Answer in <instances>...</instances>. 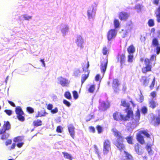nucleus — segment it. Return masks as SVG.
<instances>
[{"label": "nucleus", "instance_id": "32", "mask_svg": "<svg viewBox=\"0 0 160 160\" xmlns=\"http://www.w3.org/2000/svg\"><path fill=\"white\" fill-rule=\"evenodd\" d=\"M152 45L154 46H156L159 45L158 39L156 38L153 39L152 43Z\"/></svg>", "mask_w": 160, "mask_h": 160}, {"label": "nucleus", "instance_id": "13", "mask_svg": "<svg viewBox=\"0 0 160 160\" xmlns=\"http://www.w3.org/2000/svg\"><path fill=\"white\" fill-rule=\"evenodd\" d=\"M108 64L107 58L105 59L104 61L101 62L100 65V70L102 73L104 74L107 69Z\"/></svg>", "mask_w": 160, "mask_h": 160}, {"label": "nucleus", "instance_id": "22", "mask_svg": "<svg viewBox=\"0 0 160 160\" xmlns=\"http://www.w3.org/2000/svg\"><path fill=\"white\" fill-rule=\"evenodd\" d=\"M127 50L129 54H132L135 52V48L133 45L131 44L128 48Z\"/></svg>", "mask_w": 160, "mask_h": 160}, {"label": "nucleus", "instance_id": "48", "mask_svg": "<svg viewBox=\"0 0 160 160\" xmlns=\"http://www.w3.org/2000/svg\"><path fill=\"white\" fill-rule=\"evenodd\" d=\"M155 77H154L153 78V80L152 81V82L150 86V88L151 89H152V88L154 87L155 84Z\"/></svg>", "mask_w": 160, "mask_h": 160}, {"label": "nucleus", "instance_id": "2", "mask_svg": "<svg viewBox=\"0 0 160 160\" xmlns=\"http://www.w3.org/2000/svg\"><path fill=\"white\" fill-rule=\"evenodd\" d=\"M111 131L113 132L114 136L116 138V140L113 142V144L120 151L122 152L125 149V146L123 142L125 138L121 132L115 128H112Z\"/></svg>", "mask_w": 160, "mask_h": 160}, {"label": "nucleus", "instance_id": "10", "mask_svg": "<svg viewBox=\"0 0 160 160\" xmlns=\"http://www.w3.org/2000/svg\"><path fill=\"white\" fill-rule=\"evenodd\" d=\"M117 61L120 63V68L121 69L124 68L126 65L125 62L126 61V56L124 54H118L117 56Z\"/></svg>", "mask_w": 160, "mask_h": 160}, {"label": "nucleus", "instance_id": "34", "mask_svg": "<svg viewBox=\"0 0 160 160\" xmlns=\"http://www.w3.org/2000/svg\"><path fill=\"white\" fill-rule=\"evenodd\" d=\"M22 138L21 136H18L14 138L13 141L14 142H21L22 141Z\"/></svg>", "mask_w": 160, "mask_h": 160}, {"label": "nucleus", "instance_id": "5", "mask_svg": "<svg viewBox=\"0 0 160 160\" xmlns=\"http://www.w3.org/2000/svg\"><path fill=\"white\" fill-rule=\"evenodd\" d=\"M156 112L158 116L153 115L151 118L150 123L154 126H158L160 124V109H157Z\"/></svg>", "mask_w": 160, "mask_h": 160}, {"label": "nucleus", "instance_id": "41", "mask_svg": "<svg viewBox=\"0 0 160 160\" xmlns=\"http://www.w3.org/2000/svg\"><path fill=\"white\" fill-rule=\"evenodd\" d=\"M141 111L143 114H145L147 112L148 109L146 107L143 106L142 108Z\"/></svg>", "mask_w": 160, "mask_h": 160}, {"label": "nucleus", "instance_id": "56", "mask_svg": "<svg viewBox=\"0 0 160 160\" xmlns=\"http://www.w3.org/2000/svg\"><path fill=\"white\" fill-rule=\"evenodd\" d=\"M94 148L95 149V152L97 154H98V155H99L100 153V152H99V150L98 148L95 145H94Z\"/></svg>", "mask_w": 160, "mask_h": 160}, {"label": "nucleus", "instance_id": "8", "mask_svg": "<svg viewBox=\"0 0 160 160\" xmlns=\"http://www.w3.org/2000/svg\"><path fill=\"white\" fill-rule=\"evenodd\" d=\"M15 112L17 115V117L20 121L23 122L25 120L23 115L24 113L20 106H17L15 108Z\"/></svg>", "mask_w": 160, "mask_h": 160}, {"label": "nucleus", "instance_id": "36", "mask_svg": "<svg viewBox=\"0 0 160 160\" xmlns=\"http://www.w3.org/2000/svg\"><path fill=\"white\" fill-rule=\"evenodd\" d=\"M95 89V85H91L88 89V91L91 93H93Z\"/></svg>", "mask_w": 160, "mask_h": 160}, {"label": "nucleus", "instance_id": "18", "mask_svg": "<svg viewBox=\"0 0 160 160\" xmlns=\"http://www.w3.org/2000/svg\"><path fill=\"white\" fill-rule=\"evenodd\" d=\"M96 10L93 8L91 7L89 8L87 11V15L89 19L93 18L95 15Z\"/></svg>", "mask_w": 160, "mask_h": 160}, {"label": "nucleus", "instance_id": "9", "mask_svg": "<svg viewBox=\"0 0 160 160\" xmlns=\"http://www.w3.org/2000/svg\"><path fill=\"white\" fill-rule=\"evenodd\" d=\"M111 151L110 141L108 139H106L103 142V153L104 155H107Z\"/></svg>", "mask_w": 160, "mask_h": 160}, {"label": "nucleus", "instance_id": "52", "mask_svg": "<svg viewBox=\"0 0 160 160\" xmlns=\"http://www.w3.org/2000/svg\"><path fill=\"white\" fill-rule=\"evenodd\" d=\"M87 117L88 118L86 120V121H89L91 119L94 118V114L93 115L89 114L87 116Z\"/></svg>", "mask_w": 160, "mask_h": 160}, {"label": "nucleus", "instance_id": "58", "mask_svg": "<svg viewBox=\"0 0 160 160\" xmlns=\"http://www.w3.org/2000/svg\"><path fill=\"white\" fill-rule=\"evenodd\" d=\"M156 53L158 54L160 53V46H156Z\"/></svg>", "mask_w": 160, "mask_h": 160}, {"label": "nucleus", "instance_id": "24", "mask_svg": "<svg viewBox=\"0 0 160 160\" xmlns=\"http://www.w3.org/2000/svg\"><path fill=\"white\" fill-rule=\"evenodd\" d=\"M109 107L108 104L106 103L105 102H103L101 103L100 106V109L102 110H105Z\"/></svg>", "mask_w": 160, "mask_h": 160}, {"label": "nucleus", "instance_id": "16", "mask_svg": "<svg viewBox=\"0 0 160 160\" xmlns=\"http://www.w3.org/2000/svg\"><path fill=\"white\" fill-rule=\"evenodd\" d=\"M59 83L62 87L67 86L68 84V80L62 77H59L58 78Z\"/></svg>", "mask_w": 160, "mask_h": 160}, {"label": "nucleus", "instance_id": "40", "mask_svg": "<svg viewBox=\"0 0 160 160\" xmlns=\"http://www.w3.org/2000/svg\"><path fill=\"white\" fill-rule=\"evenodd\" d=\"M26 110L30 114L34 112L33 109L32 108L30 107H27L26 108Z\"/></svg>", "mask_w": 160, "mask_h": 160}, {"label": "nucleus", "instance_id": "33", "mask_svg": "<svg viewBox=\"0 0 160 160\" xmlns=\"http://www.w3.org/2000/svg\"><path fill=\"white\" fill-rule=\"evenodd\" d=\"M64 97L67 99L70 100L72 99V96L70 93L68 92L67 91L65 92L64 94Z\"/></svg>", "mask_w": 160, "mask_h": 160}, {"label": "nucleus", "instance_id": "6", "mask_svg": "<svg viewBox=\"0 0 160 160\" xmlns=\"http://www.w3.org/2000/svg\"><path fill=\"white\" fill-rule=\"evenodd\" d=\"M145 66L142 68V72L144 74H146L147 72H151L152 68V65L150 63V60L149 58H146L144 59Z\"/></svg>", "mask_w": 160, "mask_h": 160}, {"label": "nucleus", "instance_id": "49", "mask_svg": "<svg viewBox=\"0 0 160 160\" xmlns=\"http://www.w3.org/2000/svg\"><path fill=\"white\" fill-rule=\"evenodd\" d=\"M5 112L8 116H10L12 114V111L10 110L5 109L4 110Z\"/></svg>", "mask_w": 160, "mask_h": 160}, {"label": "nucleus", "instance_id": "53", "mask_svg": "<svg viewBox=\"0 0 160 160\" xmlns=\"http://www.w3.org/2000/svg\"><path fill=\"white\" fill-rule=\"evenodd\" d=\"M156 55H152L151 56L150 59H149L150 60V63L151 64V61H153L156 59Z\"/></svg>", "mask_w": 160, "mask_h": 160}, {"label": "nucleus", "instance_id": "55", "mask_svg": "<svg viewBox=\"0 0 160 160\" xmlns=\"http://www.w3.org/2000/svg\"><path fill=\"white\" fill-rule=\"evenodd\" d=\"M144 100L143 97L142 96H140L139 98L137 99V101L139 102H142Z\"/></svg>", "mask_w": 160, "mask_h": 160}, {"label": "nucleus", "instance_id": "15", "mask_svg": "<svg viewBox=\"0 0 160 160\" xmlns=\"http://www.w3.org/2000/svg\"><path fill=\"white\" fill-rule=\"evenodd\" d=\"M134 148L135 152L138 155H141L143 154V150L141 146L138 143H136L134 146Z\"/></svg>", "mask_w": 160, "mask_h": 160}, {"label": "nucleus", "instance_id": "61", "mask_svg": "<svg viewBox=\"0 0 160 160\" xmlns=\"http://www.w3.org/2000/svg\"><path fill=\"white\" fill-rule=\"evenodd\" d=\"M23 144L24 143L23 142H20L18 143L17 146L18 148H20L22 147Z\"/></svg>", "mask_w": 160, "mask_h": 160}, {"label": "nucleus", "instance_id": "23", "mask_svg": "<svg viewBox=\"0 0 160 160\" xmlns=\"http://www.w3.org/2000/svg\"><path fill=\"white\" fill-rule=\"evenodd\" d=\"M149 105L150 108L154 109L158 105V103L154 100L151 99L149 102Z\"/></svg>", "mask_w": 160, "mask_h": 160}, {"label": "nucleus", "instance_id": "38", "mask_svg": "<svg viewBox=\"0 0 160 160\" xmlns=\"http://www.w3.org/2000/svg\"><path fill=\"white\" fill-rule=\"evenodd\" d=\"M102 53L103 55H108V50L107 48L106 47L103 48Z\"/></svg>", "mask_w": 160, "mask_h": 160}, {"label": "nucleus", "instance_id": "11", "mask_svg": "<svg viewBox=\"0 0 160 160\" xmlns=\"http://www.w3.org/2000/svg\"><path fill=\"white\" fill-rule=\"evenodd\" d=\"M120 85V83L118 79L115 78L113 80L112 87L114 92H117L120 90L119 87Z\"/></svg>", "mask_w": 160, "mask_h": 160}, {"label": "nucleus", "instance_id": "54", "mask_svg": "<svg viewBox=\"0 0 160 160\" xmlns=\"http://www.w3.org/2000/svg\"><path fill=\"white\" fill-rule=\"evenodd\" d=\"M89 129L90 130V131L91 132H92L93 133H94L95 132V128L92 126H90L89 127Z\"/></svg>", "mask_w": 160, "mask_h": 160}, {"label": "nucleus", "instance_id": "59", "mask_svg": "<svg viewBox=\"0 0 160 160\" xmlns=\"http://www.w3.org/2000/svg\"><path fill=\"white\" fill-rule=\"evenodd\" d=\"M160 0H153L152 3L153 4L157 5L159 3V1Z\"/></svg>", "mask_w": 160, "mask_h": 160}, {"label": "nucleus", "instance_id": "57", "mask_svg": "<svg viewBox=\"0 0 160 160\" xmlns=\"http://www.w3.org/2000/svg\"><path fill=\"white\" fill-rule=\"evenodd\" d=\"M53 108V105L51 104H49L47 106V109L49 110H51Z\"/></svg>", "mask_w": 160, "mask_h": 160}, {"label": "nucleus", "instance_id": "45", "mask_svg": "<svg viewBox=\"0 0 160 160\" xmlns=\"http://www.w3.org/2000/svg\"><path fill=\"white\" fill-rule=\"evenodd\" d=\"M151 146L148 145L146 147L147 150L148 151L149 154H152V151L151 149Z\"/></svg>", "mask_w": 160, "mask_h": 160}, {"label": "nucleus", "instance_id": "44", "mask_svg": "<svg viewBox=\"0 0 160 160\" xmlns=\"http://www.w3.org/2000/svg\"><path fill=\"white\" fill-rule=\"evenodd\" d=\"M62 128L60 126H58L57 127L56 131L58 133H61L62 132Z\"/></svg>", "mask_w": 160, "mask_h": 160}, {"label": "nucleus", "instance_id": "29", "mask_svg": "<svg viewBox=\"0 0 160 160\" xmlns=\"http://www.w3.org/2000/svg\"><path fill=\"white\" fill-rule=\"evenodd\" d=\"M127 142L130 144H133L132 142L133 137L131 135H129L127 137L125 138Z\"/></svg>", "mask_w": 160, "mask_h": 160}, {"label": "nucleus", "instance_id": "27", "mask_svg": "<svg viewBox=\"0 0 160 160\" xmlns=\"http://www.w3.org/2000/svg\"><path fill=\"white\" fill-rule=\"evenodd\" d=\"M141 81H142L143 84L145 86L148 85L149 82V78L148 79L147 77L145 76H142V77Z\"/></svg>", "mask_w": 160, "mask_h": 160}, {"label": "nucleus", "instance_id": "42", "mask_svg": "<svg viewBox=\"0 0 160 160\" xmlns=\"http://www.w3.org/2000/svg\"><path fill=\"white\" fill-rule=\"evenodd\" d=\"M96 128L98 133H100L102 132V128L100 125H98L96 126Z\"/></svg>", "mask_w": 160, "mask_h": 160}, {"label": "nucleus", "instance_id": "35", "mask_svg": "<svg viewBox=\"0 0 160 160\" xmlns=\"http://www.w3.org/2000/svg\"><path fill=\"white\" fill-rule=\"evenodd\" d=\"M113 23L114 27L116 28L119 27L120 25V23L118 20L117 19H114Z\"/></svg>", "mask_w": 160, "mask_h": 160}, {"label": "nucleus", "instance_id": "47", "mask_svg": "<svg viewBox=\"0 0 160 160\" xmlns=\"http://www.w3.org/2000/svg\"><path fill=\"white\" fill-rule=\"evenodd\" d=\"M63 102L65 105L68 107H69L71 106L70 103L66 100L64 99Z\"/></svg>", "mask_w": 160, "mask_h": 160}, {"label": "nucleus", "instance_id": "39", "mask_svg": "<svg viewBox=\"0 0 160 160\" xmlns=\"http://www.w3.org/2000/svg\"><path fill=\"white\" fill-rule=\"evenodd\" d=\"M148 23V25L150 27L154 26L155 24L154 20L152 19H150L149 20Z\"/></svg>", "mask_w": 160, "mask_h": 160}, {"label": "nucleus", "instance_id": "25", "mask_svg": "<svg viewBox=\"0 0 160 160\" xmlns=\"http://www.w3.org/2000/svg\"><path fill=\"white\" fill-rule=\"evenodd\" d=\"M121 106H123L124 107H125L126 108H132L130 107V104L129 103L126 102V100H122L121 101Z\"/></svg>", "mask_w": 160, "mask_h": 160}, {"label": "nucleus", "instance_id": "1", "mask_svg": "<svg viewBox=\"0 0 160 160\" xmlns=\"http://www.w3.org/2000/svg\"><path fill=\"white\" fill-rule=\"evenodd\" d=\"M124 111L126 113V115L125 116L123 115V121H128L131 118H132L131 126L134 127H137L140 118V114L139 110V109L137 110L134 118H133V113L132 108L129 109L125 108Z\"/></svg>", "mask_w": 160, "mask_h": 160}, {"label": "nucleus", "instance_id": "50", "mask_svg": "<svg viewBox=\"0 0 160 160\" xmlns=\"http://www.w3.org/2000/svg\"><path fill=\"white\" fill-rule=\"evenodd\" d=\"M12 143V140L11 139L7 140L5 142V145L6 146H8L11 144Z\"/></svg>", "mask_w": 160, "mask_h": 160}, {"label": "nucleus", "instance_id": "31", "mask_svg": "<svg viewBox=\"0 0 160 160\" xmlns=\"http://www.w3.org/2000/svg\"><path fill=\"white\" fill-rule=\"evenodd\" d=\"M158 14L156 15L157 21L158 22H160V6H159L157 9Z\"/></svg>", "mask_w": 160, "mask_h": 160}, {"label": "nucleus", "instance_id": "43", "mask_svg": "<svg viewBox=\"0 0 160 160\" xmlns=\"http://www.w3.org/2000/svg\"><path fill=\"white\" fill-rule=\"evenodd\" d=\"M72 94L74 99H77L78 97V92L76 91H73L72 92Z\"/></svg>", "mask_w": 160, "mask_h": 160}, {"label": "nucleus", "instance_id": "21", "mask_svg": "<svg viewBox=\"0 0 160 160\" xmlns=\"http://www.w3.org/2000/svg\"><path fill=\"white\" fill-rule=\"evenodd\" d=\"M48 114V113L46 112L45 109H43L38 111L37 114L35 116V118L39 117H43L45 116Z\"/></svg>", "mask_w": 160, "mask_h": 160}, {"label": "nucleus", "instance_id": "37", "mask_svg": "<svg viewBox=\"0 0 160 160\" xmlns=\"http://www.w3.org/2000/svg\"><path fill=\"white\" fill-rule=\"evenodd\" d=\"M133 59V55L132 54H129L128 56V61L129 62H132Z\"/></svg>", "mask_w": 160, "mask_h": 160}, {"label": "nucleus", "instance_id": "28", "mask_svg": "<svg viewBox=\"0 0 160 160\" xmlns=\"http://www.w3.org/2000/svg\"><path fill=\"white\" fill-rule=\"evenodd\" d=\"M124 152L127 160H134L132 156L130 153L125 151H124Z\"/></svg>", "mask_w": 160, "mask_h": 160}, {"label": "nucleus", "instance_id": "12", "mask_svg": "<svg viewBox=\"0 0 160 160\" xmlns=\"http://www.w3.org/2000/svg\"><path fill=\"white\" fill-rule=\"evenodd\" d=\"M112 116L114 119L118 122L123 121V115L120 112L116 111L113 113Z\"/></svg>", "mask_w": 160, "mask_h": 160}, {"label": "nucleus", "instance_id": "7", "mask_svg": "<svg viewBox=\"0 0 160 160\" xmlns=\"http://www.w3.org/2000/svg\"><path fill=\"white\" fill-rule=\"evenodd\" d=\"M89 66V62L88 61L86 65H84L82 67V69L83 72L85 73L87 72V74H82L81 77V83L82 84L89 77L90 71L88 70Z\"/></svg>", "mask_w": 160, "mask_h": 160}, {"label": "nucleus", "instance_id": "63", "mask_svg": "<svg viewBox=\"0 0 160 160\" xmlns=\"http://www.w3.org/2000/svg\"><path fill=\"white\" fill-rule=\"evenodd\" d=\"M8 103L12 106L13 107H15L16 106L15 104L12 102L10 101V100H8Z\"/></svg>", "mask_w": 160, "mask_h": 160}, {"label": "nucleus", "instance_id": "17", "mask_svg": "<svg viewBox=\"0 0 160 160\" xmlns=\"http://www.w3.org/2000/svg\"><path fill=\"white\" fill-rule=\"evenodd\" d=\"M129 15L127 12H121L119 13L118 18L121 21H126Z\"/></svg>", "mask_w": 160, "mask_h": 160}, {"label": "nucleus", "instance_id": "30", "mask_svg": "<svg viewBox=\"0 0 160 160\" xmlns=\"http://www.w3.org/2000/svg\"><path fill=\"white\" fill-rule=\"evenodd\" d=\"M62 154L65 158L68 159L69 160H72V157L70 154H69L67 152H62Z\"/></svg>", "mask_w": 160, "mask_h": 160}, {"label": "nucleus", "instance_id": "14", "mask_svg": "<svg viewBox=\"0 0 160 160\" xmlns=\"http://www.w3.org/2000/svg\"><path fill=\"white\" fill-rule=\"evenodd\" d=\"M117 32L115 29L110 30L107 34V38L109 41L111 40L115 37L117 35Z\"/></svg>", "mask_w": 160, "mask_h": 160}, {"label": "nucleus", "instance_id": "60", "mask_svg": "<svg viewBox=\"0 0 160 160\" xmlns=\"http://www.w3.org/2000/svg\"><path fill=\"white\" fill-rule=\"evenodd\" d=\"M16 146V144L15 143H13L12 145L10 146V147L9 148V149L10 150H13L14 149Z\"/></svg>", "mask_w": 160, "mask_h": 160}, {"label": "nucleus", "instance_id": "62", "mask_svg": "<svg viewBox=\"0 0 160 160\" xmlns=\"http://www.w3.org/2000/svg\"><path fill=\"white\" fill-rule=\"evenodd\" d=\"M156 92L155 91L152 92L150 93V95L152 98H154L156 96Z\"/></svg>", "mask_w": 160, "mask_h": 160}, {"label": "nucleus", "instance_id": "46", "mask_svg": "<svg viewBox=\"0 0 160 160\" xmlns=\"http://www.w3.org/2000/svg\"><path fill=\"white\" fill-rule=\"evenodd\" d=\"M23 18L25 20H29L32 18V17L31 16H29L27 14H24L23 15Z\"/></svg>", "mask_w": 160, "mask_h": 160}, {"label": "nucleus", "instance_id": "19", "mask_svg": "<svg viewBox=\"0 0 160 160\" xmlns=\"http://www.w3.org/2000/svg\"><path fill=\"white\" fill-rule=\"evenodd\" d=\"M83 42V40L82 37L80 35H78L76 43L78 46L82 48H83L82 44Z\"/></svg>", "mask_w": 160, "mask_h": 160}, {"label": "nucleus", "instance_id": "26", "mask_svg": "<svg viewBox=\"0 0 160 160\" xmlns=\"http://www.w3.org/2000/svg\"><path fill=\"white\" fill-rule=\"evenodd\" d=\"M33 126L35 127H38L42 125V121L40 119H37L33 122Z\"/></svg>", "mask_w": 160, "mask_h": 160}, {"label": "nucleus", "instance_id": "4", "mask_svg": "<svg viewBox=\"0 0 160 160\" xmlns=\"http://www.w3.org/2000/svg\"><path fill=\"white\" fill-rule=\"evenodd\" d=\"M144 135L147 138H150V135L148 133V131L146 130H142L140 131L136 135V139L141 144H143L145 143V141L144 137L142 135Z\"/></svg>", "mask_w": 160, "mask_h": 160}, {"label": "nucleus", "instance_id": "20", "mask_svg": "<svg viewBox=\"0 0 160 160\" xmlns=\"http://www.w3.org/2000/svg\"><path fill=\"white\" fill-rule=\"evenodd\" d=\"M68 129L70 136L74 138L75 135V128L72 124H70L68 126Z\"/></svg>", "mask_w": 160, "mask_h": 160}, {"label": "nucleus", "instance_id": "64", "mask_svg": "<svg viewBox=\"0 0 160 160\" xmlns=\"http://www.w3.org/2000/svg\"><path fill=\"white\" fill-rule=\"evenodd\" d=\"M100 78V75L99 74H97L95 76V80L97 81H98L99 80Z\"/></svg>", "mask_w": 160, "mask_h": 160}, {"label": "nucleus", "instance_id": "3", "mask_svg": "<svg viewBox=\"0 0 160 160\" xmlns=\"http://www.w3.org/2000/svg\"><path fill=\"white\" fill-rule=\"evenodd\" d=\"M11 128V126L8 121H4V123L0 129V139L2 140H5L8 138L10 134L6 132L9 130Z\"/></svg>", "mask_w": 160, "mask_h": 160}, {"label": "nucleus", "instance_id": "51", "mask_svg": "<svg viewBox=\"0 0 160 160\" xmlns=\"http://www.w3.org/2000/svg\"><path fill=\"white\" fill-rule=\"evenodd\" d=\"M58 111V108L57 107L55 108L54 109L51 110V112L52 114H55L57 113Z\"/></svg>", "mask_w": 160, "mask_h": 160}]
</instances>
